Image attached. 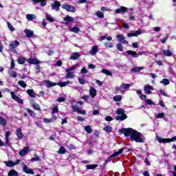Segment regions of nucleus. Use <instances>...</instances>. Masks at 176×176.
<instances>
[{"label":"nucleus","instance_id":"3","mask_svg":"<svg viewBox=\"0 0 176 176\" xmlns=\"http://www.w3.org/2000/svg\"><path fill=\"white\" fill-rule=\"evenodd\" d=\"M156 138L160 144H168V142H174V141H176V136L172 138H162V137L157 135Z\"/></svg>","mask_w":176,"mask_h":176},{"label":"nucleus","instance_id":"18","mask_svg":"<svg viewBox=\"0 0 176 176\" xmlns=\"http://www.w3.org/2000/svg\"><path fill=\"white\" fill-rule=\"evenodd\" d=\"M30 151V146H25L20 152V156H25L27 153Z\"/></svg>","mask_w":176,"mask_h":176},{"label":"nucleus","instance_id":"32","mask_svg":"<svg viewBox=\"0 0 176 176\" xmlns=\"http://www.w3.org/2000/svg\"><path fill=\"white\" fill-rule=\"evenodd\" d=\"M26 19L27 20L32 21V20H35V19H36V16H35V14H26Z\"/></svg>","mask_w":176,"mask_h":176},{"label":"nucleus","instance_id":"27","mask_svg":"<svg viewBox=\"0 0 176 176\" xmlns=\"http://www.w3.org/2000/svg\"><path fill=\"white\" fill-rule=\"evenodd\" d=\"M54 120H57V116H53L52 118L50 119H44V123H52V122H54Z\"/></svg>","mask_w":176,"mask_h":176},{"label":"nucleus","instance_id":"28","mask_svg":"<svg viewBox=\"0 0 176 176\" xmlns=\"http://www.w3.org/2000/svg\"><path fill=\"white\" fill-rule=\"evenodd\" d=\"M97 52H98V47L97 46H94L89 53L91 56H96V54H97Z\"/></svg>","mask_w":176,"mask_h":176},{"label":"nucleus","instance_id":"51","mask_svg":"<svg viewBox=\"0 0 176 176\" xmlns=\"http://www.w3.org/2000/svg\"><path fill=\"white\" fill-rule=\"evenodd\" d=\"M32 106L36 111H41V107H39V104L36 103H32Z\"/></svg>","mask_w":176,"mask_h":176},{"label":"nucleus","instance_id":"57","mask_svg":"<svg viewBox=\"0 0 176 176\" xmlns=\"http://www.w3.org/2000/svg\"><path fill=\"white\" fill-rule=\"evenodd\" d=\"M7 24L10 31H12V32L14 31V28L12 24H10V23L8 22Z\"/></svg>","mask_w":176,"mask_h":176},{"label":"nucleus","instance_id":"22","mask_svg":"<svg viewBox=\"0 0 176 176\" xmlns=\"http://www.w3.org/2000/svg\"><path fill=\"white\" fill-rule=\"evenodd\" d=\"M163 54L166 56V57H172L173 56V52L170 50H163Z\"/></svg>","mask_w":176,"mask_h":176},{"label":"nucleus","instance_id":"7","mask_svg":"<svg viewBox=\"0 0 176 176\" xmlns=\"http://www.w3.org/2000/svg\"><path fill=\"white\" fill-rule=\"evenodd\" d=\"M131 86V84H122L121 85L116 87L115 91H120L122 89H123L124 90L130 89Z\"/></svg>","mask_w":176,"mask_h":176},{"label":"nucleus","instance_id":"21","mask_svg":"<svg viewBox=\"0 0 176 176\" xmlns=\"http://www.w3.org/2000/svg\"><path fill=\"white\" fill-rule=\"evenodd\" d=\"M142 32V31H141V30H139L133 33H128L127 36H129V37L138 36V35H141Z\"/></svg>","mask_w":176,"mask_h":176},{"label":"nucleus","instance_id":"30","mask_svg":"<svg viewBox=\"0 0 176 176\" xmlns=\"http://www.w3.org/2000/svg\"><path fill=\"white\" fill-rule=\"evenodd\" d=\"M8 121L3 117L0 116V126H6Z\"/></svg>","mask_w":176,"mask_h":176},{"label":"nucleus","instance_id":"54","mask_svg":"<svg viewBox=\"0 0 176 176\" xmlns=\"http://www.w3.org/2000/svg\"><path fill=\"white\" fill-rule=\"evenodd\" d=\"M72 109H73L74 112H77V113H78V112H79V110H80L79 107H78L76 105H73Z\"/></svg>","mask_w":176,"mask_h":176},{"label":"nucleus","instance_id":"62","mask_svg":"<svg viewBox=\"0 0 176 176\" xmlns=\"http://www.w3.org/2000/svg\"><path fill=\"white\" fill-rule=\"evenodd\" d=\"M14 60H11L10 69H13L15 67Z\"/></svg>","mask_w":176,"mask_h":176},{"label":"nucleus","instance_id":"45","mask_svg":"<svg viewBox=\"0 0 176 176\" xmlns=\"http://www.w3.org/2000/svg\"><path fill=\"white\" fill-rule=\"evenodd\" d=\"M65 21H67V23H72L74 21V18L67 16L66 17L64 18Z\"/></svg>","mask_w":176,"mask_h":176},{"label":"nucleus","instance_id":"34","mask_svg":"<svg viewBox=\"0 0 176 176\" xmlns=\"http://www.w3.org/2000/svg\"><path fill=\"white\" fill-rule=\"evenodd\" d=\"M10 134H12V132H10V131H8L6 133V145H9V137L10 136Z\"/></svg>","mask_w":176,"mask_h":176},{"label":"nucleus","instance_id":"33","mask_svg":"<svg viewBox=\"0 0 176 176\" xmlns=\"http://www.w3.org/2000/svg\"><path fill=\"white\" fill-rule=\"evenodd\" d=\"M26 93H28L32 98H35V97H36V96H35V92H34V89H28Z\"/></svg>","mask_w":176,"mask_h":176},{"label":"nucleus","instance_id":"26","mask_svg":"<svg viewBox=\"0 0 176 176\" xmlns=\"http://www.w3.org/2000/svg\"><path fill=\"white\" fill-rule=\"evenodd\" d=\"M144 69V67H136L134 68H132L131 69V72H132V74H135L137 72H140V71H142Z\"/></svg>","mask_w":176,"mask_h":176},{"label":"nucleus","instance_id":"24","mask_svg":"<svg viewBox=\"0 0 176 176\" xmlns=\"http://www.w3.org/2000/svg\"><path fill=\"white\" fill-rule=\"evenodd\" d=\"M72 85V82H70L69 80L65 81V82H60L57 83V86H60V87H65L67 85Z\"/></svg>","mask_w":176,"mask_h":176},{"label":"nucleus","instance_id":"58","mask_svg":"<svg viewBox=\"0 0 176 176\" xmlns=\"http://www.w3.org/2000/svg\"><path fill=\"white\" fill-rule=\"evenodd\" d=\"M89 71L87 70V69H86V67H82L80 70V74H88Z\"/></svg>","mask_w":176,"mask_h":176},{"label":"nucleus","instance_id":"60","mask_svg":"<svg viewBox=\"0 0 176 176\" xmlns=\"http://www.w3.org/2000/svg\"><path fill=\"white\" fill-rule=\"evenodd\" d=\"M117 50L123 52V46L121 44H117Z\"/></svg>","mask_w":176,"mask_h":176},{"label":"nucleus","instance_id":"35","mask_svg":"<svg viewBox=\"0 0 176 176\" xmlns=\"http://www.w3.org/2000/svg\"><path fill=\"white\" fill-rule=\"evenodd\" d=\"M126 53L129 56H132L133 57H135L136 58H137V57H138V54H137L136 52L129 50L126 52Z\"/></svg>","mask_w":176,"mask_h":176},{"label":"nucleus","instance_id":"9","mask_svg":"<svg viewBox=\"0 0 176 176\" xmlns=\"http://www.w3.org/2000/svg\"><path fill=\"white\" fill-rule=\"evenodd\" d=\"M62 8L65 9V10H67V12H72L73 13L76 11L74 6H69L68 4H63Z\"/></svg>","mask_w":176,"mask_h":176},{"label":"nucleus","instance_id":"50","mask_svg":"<svg viewBox=\"0 0 176 176\" xmlns=\"http://www.w3.org/2000/svg\"><path fill=\"white\" fill-rule=\"evenodd\" d=\"M18 85H19V86L23 88L27 87V84H25V82H24L23 80L19 81Z\"/></svg>","mask_w":176,"mask_h":176},{"label":"nucleus","instance_id":"8","mask_svg":"<svg viewBox=\"0 0 176 176\" xmlns=\"http://www.w3.org/2000/svg\"><path fill=\"white\" fill-rule=\"evenodd\" d=\"M144 94H152V91H153V86L149 85H144Z\"/></svg>","mask_w":176,"mask_h":176},{"label":"nucleus","instance_id":"53","mask_svg":"<svg viewBox=\"0 0 176 176\" xmlns=\"http://www.w3.org/2000/svg\"><path fill=\"white\" fill-rule=\"evenodd\" d=\"M31 162H39V157L35 154L34 157L32 158Z\"/></svg>","mask_w":176,"mask_h":176},{"label":"nucleus","instance_id":"29","mask_svg":"<svg viewBox=\"0 0 176 176\" xmlns=\"http://www.w3.org/2000/svg\"><path fill=\"white\" fill-rule=\"evenodd\" d=\"M45 17H46L47 20H48V21H50V23L54 22V19L53 18L52 14L46 12L45 13Z\"/></svg>","mask_w":176,"mask_h":176},{"label":"nucleus","instance_id":"23","mask_svg":"<svg viewBox=\"0 0 176 176\" xmlns=\"http://www.w3.org/2000/svg\"><path fill=\"white\" fill-rule=\"evenodd\" d=\"M23 172L26 174H34V172L32 169L28 168V166H27V165L23 166Z\"/></svg>","mask_w":176,"mask_h":176},{"label":"nucleus","instance_id":"37","mask_svg":"<svg viewBox=\"0 0 176 176\" xmlns=\"http://www.w3.org/2000/svg\"><path fill=\"white\" fill-rule=\"evenodd\" d=\"M103 130L107 133V134H109V133H112V127L111 126L107 125L104 127Z\"/></svg>","mask_w":176,"mask_h":176},{"label":"nucleus","instance_id":"31","mask_svg":"<svg viewBox=\"0 0 176 176\" xmlns=\"http://www.w3.org/2000/svg\"><path fill=\"white\" fill-rule=\"evenodd\" d=\"M80 57V55H79V54L74 52L72 53L71 56H70V59L71 60H78V58Z\"/></svg>","mask_w":176,"mask_h":176},{"label":"nucleus","instance_id":"63","mask_svg":"<svg viewBox=\"0 0 176 176\" xmlns=\"http://www.w3.org/2000/svg\"><path fill=\"white\" fill-rule=\"evenodd\" d=\"M40 2H41V6H43V7L46 6V0H41Z\"/></svg>","mask_w":176,"mask_h":176},{"label":"nucleus","instance_id":"36","mask_svg":"<svg viewBox=\"0 0 176 176\" xmlns=\"http://www.w3.org/2000/svg\"><path fill=\"white\" fill-rule=\"evenodd\" d=\"M8 176H19V173H17V171H16L15 170H11L9 171Z\"/></svg>","mask_w":176,"mask_h":176},{"label":"nucleus","instance_id":"44","mask_svg":"<svg viewBox=\"0 0 176 176\" xmlns=\"http://www.w3.org/2000/svg\"><path fill=\"white\" fill-rule=\"evenodd\" d=\"M160 83H162V85L167 86V85H170V80L167 78H164L160 82Z\"/></svg>","mask_w":176,"mask_h":176},{"label":"nucleus","instance_id":"20","mask_svg":"<svg viewBox=\"0 0 176 176\" xmlns=\"http://www.w3.org/2000/svg\"><path fill=\"white\" fill-rule=\"evenodd\" d=\"M24 32L26 34L27 38H32V36H34V31L32 30L25 29Z\"/></svg>","mask_w":176,"mask_h":176},{"label":"nucleus","instance_id":"17","mask_svg":"<svg viewBox=\"0 0 176 176\" xmlns=\"http://www.w3.org/2000/svg\"><path fill=\"white\" fill-rule=\"evenodd\" d=\"M44 85H45V86H46V87H54V86H57L56 82H53L50 80H45Z\"/></svg>","mask_w":176,"mask_h":176},{"label":"nucleus","instance_id":"55","mask_svg":"<svg viewBox=\"0 0 176 176\" xmlns=\"http://www.w3.org/2000/svg\"><path fill=\"white\" fill-rule=\"evenodd\" d=\"M96 16L100 19H102L104 17V13L101 12V11H98L96 12Z\"/></svg>","mask_w":176,"mask_h":176},{"label":"nucleus","instance_id":"43","mask_svg":"<svg viewBox=\"0 0 176 176\" xmlns=\"http://www.w3.org/2000/svg\"><path fill=\"white\" fill-rule=\"evenodd\" d=\"M26 111H27L28 113H29V115L30 116H32V118L35 117V116L36 115V113H35L32 110H31L30 109H26Z\"/></svg>","mask_w":176,"mask_h":176},{"label":"nucleus","instance_id":"4","mask_svg":"<svg viewBox=\"0 0 176 176\" xmlns=\"http://www.w3.org/2000/svg\"><path fill=\"white\" fill-rule=\"evenodd\" d=\"M134 131L135 130L131 128H123L120 130V133H121V134H124L125 137H131V138L133 136V133H134Z\"/></svg>","mask_w":176,"mask_h":176},{"label":"nucleus","instance_id":"49","mask_svg":"<svg viewBox=\"0 0 176 176\" xmlns=\"http://www.w3.org/2000/svg\"><path fill=\"white\" fill-rule=\"evenodd\" d=\"M85 131H87V133H89V134H90V133L93 132V130L91 129V126H90L89 125L86 126L85 127Z\"/></svg>","mask_w":176,"mask_h":176},{"label":"nucleus","instance_id":"5","mask_svg":"<svg viewBox=\"0 0 176 176\" xmlns=\"http://www.w3.org/2000/svg\"><path fill=\"white\" fill-rule=\"evenodd\" d=\"M117 115H122V116H118L116 119V120H124L125 119H127V116L124 114V110L123 109H118L116 111Z\"/></svg>","mask_w":176,"mask_h":176},{"label":"nucleus","instance_id":"39","mask_svg":"<svg viewBox=\"0 0 176 176\" xmlns=\"http://www.w3.org/2000/svg\"><path fill=\"white\" fill-rule=\"evenodd\" d=\"M17 61H18V63L23 65V64H25V61H27V59H25V58L23 56H21L18 58Z\"/></svg>","mask_w":176,"mask_h":176},{"label":"nucleus","instance_id":"15","mask_svg":"<svg viewBox=\"0 0 176 176\" xmlns=\"http://www.w3.org/2000/svg\"><path fill=\"white\" fill-rule=\"evenodd\" d=\"M129 9L124 6H121L120 8L116 10V13L117 14H120V13H126Z\"/></svg>","mask_w":176,"mask_h":176},{"label":"nucleus","instance_id":"6","mask_svg":"<svg viewBox=\"0 0 176 176\" xmlns=\"http://www.w3.org/2000/svg\"><path fill=\"white\" fill-rule=\"evenodd\" d=\"M17 46H20V43L17 41H12V43L9 45L10 52L15 53V54H19V52L16 50V47H17Z\"/></svg>","mask_w":176,"mask_h":176},{"label":"nucleus","instance_id":"46","mask_svg":"<svg viewBox=\"0 0 176 176\" xmlns=\"http://www.w3.org/2000/svg\"><path fill=\"white\" fill-rule=\"evenodd\" d=\"M57 153H59V155H64V153H65V148H64V146H61Z\"/></svg>","mask_w":176,"mask_h":176},{"label":"nucleus","instance_id":"19","mask_svg":"<svg viewBox=\"0 0 176 176\" xmlns=\"http://www.w3.org/2000/svg\"><path fill=\"white\" fill-rule=\"evenodd\" d=\"M89 94L91 98H96V96H97V89L94 87H91L89 89Z\"/></svg>","mask_w":176,"mask_h":176},{"label":"nucleus","instance_id":"59","mask_svg":"<svg viewBox=\"0 0 176 176\" xmlns=\"http://www.w3.org/2000/svg\"><path fill=\"white\" fill-rule=\"evenodd\" d=\"M104 45L106 47H109V49L113 47V44L112 43H106Z\"/></svg>","mask_w":176,"mask_h":176},{"label":"nucleus","instance_id":"11","mask_svg":"<svg viewBox=\"0 0 176 176\" xmlns=\"http://www.w3.org/2000/svg\"><path fill=\"white\" fill-rule=\"evenodd\" d=\"M116 38L120 43H123L124 45H129V41H127V40H125L124 36L122 34H118L117 35Z\"/></svg>","mask_w":176,"mask_h":176},{"label":"nucleus","instance_id":"52","mask_svg":"<svg viewBox=\"0 0 176 176\" xmlns=\"http://www.w3.org/2000/svg\"><path fill=\"white\" fill-rule=\"evenodd\" d=\"M157 119H164V113H160L156 116Z\"/></svg>","mask_w":176,"mask_h":176},{"label":"nucleus","instance_id":"13","mask_svg":"<svg viewBox=\"0 0 176 176\" xmlns=\"http://www.w3.org/2000/svg\"><path fill=\"white\" fill-rule=\"evenodd\" d=\"M123 151H124V148H120L118 151L113 153L107 160L106 162H111V160H112L111 157H116V156H119V155H120V153H122V152H123Z\"/></svg>","mask_w":176,"mask_h":176},{"label":"nucleus","instance_id":"1","mask_svg":"<svg viewBox=\"0 0 176 176\" xmlns=\"http://www.w3.org/2000/svg\"><path fill=\"white\" fill-rule=\"evenodd\" d=\"M76 68H79V65L76 64L73 65L72 67H70L67 69H66V79H74L75 78V73H74V71L76 69Z\"/></svg>","mask_w":176,"mask_h":176},{"label":"nucleus","instance_id":"61","mask_svg":"<svg viewBox=\"0 0 176 176\" xmlns=\"http://www.w3.org/2000/svg\"><path fill=\"white\" fill-rule=\"evenodd\" d=\"M56 101H58V102H64L65 101V98H58Z\"/></svg>","mask_w":176,"mask_h":176},{"label":"nucleus","instance_id":"41","mask_svg":"<svg viewBox=\"0 0 176 176\" xmlns=\"http://www.w3.org/2000/svg\"><path fill=\"white\" fill-rule=\"evenodd\" d=\"M8 74L10 78H17V72L15 71L9 72Z\"/></svg>","mask_w":176,"mask_h":176},{"label":"nucleus","instance_id":"38","mask_svg":"<svg viewBox=\"0 0 176 176\" xmlns=\"http://www.w3.org/2000/svg\"><path fill=\"white\" fill-rule=\"evenodd\" d=\"M102 74H104V75H107L108 76H112V72L108 69H103L101 71Z\"/></svg>","mask_w":176,"mask_h":176},{"label":"nucleus","instance_id":"47","mask_svg":"<svg viewBox=\"0 0 176 176\" xmlns=\"http://www.w3.org/2000/svg\"><path fill=\"white\" fill-rule=\"evenodd\" d=\"M113 98V100L117 102L119 101H122V96H120V95H117V96H114Z\"/></svg>","mask_w":176,"mask_h":176},{"label":"nucleus","instance_id":"2","mask_svg":"<svg viewBox=\"0 0 176 176\" xmlns=\"http://www.w3.org/2000/svg\"><path fill=\"white\" fill-rule=\"evenodd\" d=\"M131 140H133V141H135V142H140V143H144L145 141L144 139V135H142V133L135 130L132 133Z\"/></svg>","mask_w":176,"mask_h":176},{"label":"nucleus","instance_id":"64","mask_svg":"<svg viewBox=\"0 0 176 176\" xmlns=\"http://www.w3.org/2000/svg\"><path fill=\"white\" fill-rule=\"evenodd\" d=\"M140 98L142 99V100H144L145 101H146V95H144V94H141L140 96Z\"/></svg>","mask_w":176,"mask_h":176},{"label":"nucleus","instance_id":"56","mask_svg":"<svg viewBox=\"0 0 176 176\" xmlns=\"http://www.w3.org/2000/svg\"><path fill=\"white\" fill-rule=\"evenodd\" d=\"M146 102L147 105H155V102H153V101H152L151 99L146 100Z\"/></svg>","mask_w":176,"mask_h":176},{"label":"nucleus","instance_id":"12","mask_svg":"<svg viewBox=\"0 0 176 176\" xmlns=\"http://www.w3.org/2000/svg\"><path fill=\"white\" fill-rule=\"evenodd\" d=\"M11 97L13 100H14L15 101H16L17 102H19V104H23V100H21V98H19V96H17L16 95V94L14 93V91H11L10 93Z\"/></svg>","mask_w":176,"mask_h":176},{"label":"nucleus","instance_id":"25","mask_svg":"<svg viewBox=\"0 0 176 176\" xmlns=\"http://www.w3.org/2000/svg\"><path fill=\"white\" fill-rule=\"evenodd\" d=\"M29 64H41V60L37 58H30L28 60Z\"/></svg>","mask_w":176,"mask_h":176},{"label":"nucleus","instance_id":"40","mask_svg":"<svg viewBox=\"0 0 176 176\" xmlns=\"http://www.w3.org/2000/svg\"><path fill=\"white\" fill-rule=\"evenodd\" d=\"M69 31H71L72 32H74L75 34H78V32L80 31V29L78 27H73L69 29Z\"/></svg>","mask_w":176,"mask_h":176},{"label":"nucleus","instance_id":"14","mask_svg":"<svg viewBox=\"0 0 176 176\" xmlns=\"http://www.w3.org/2000/svg\"><path fill=\"white\" fill-rule=\"evenodd\" d=\"M60 6H61L60 2L56 1L52 4V10H56V12H58V10H60Z\"/></svg>","mask_w":176,"mask_h":176},{"label":"nucleus","instance_id":"42","mask_svg":"<svg viewBox=\"0 0 176 176\" xmlns=\"http://www.w3.org/2000/svg\"><path fill=\"white\" fill-rule=\"evenodd\" d=\"M98 165L97 164H89V165H87V170H93L94 168H96V167H98Z\"/></svg>","mask_w":176,"mask_h":176},{"label":"nucleus","instance_id":"16","mask_svg":"<svg viewBox=\"0 0 176 176\" xmlns=\"http://www.w3.org/2000/svg\"><path fill=\"white\" fill-rule=\"evenodd\" d=\"M15 134L16 135L17 138L19 140H23L24 135L23 134V131H21V128H18L16 129V131H15Z\"/></svg>","mask_w":176,"mask_h":176},{"label":"nucleus","instance_id":"10","mask_svg":"<svg viewBox=\"0 0 176 176\" xmlns=\"http://www.w3.org/2000/svg\"><path fill=\"white\" fill-rule=\"evenodd\" d=\"M3 163L7 167H14V166H16V164H20V160H18L16 162L13 161H4Z\"/></svg>","mask_w":176,"mask_h":176},{"label":"nucleus","instance_id":"48","mask_svg":"<svg viewBox=\"0 0 176 176\" xmlns=\"http://www.w3.org/2000/svg\"><path fill=\"white\" fill-rule=\"evenodd\" d=\"M58 112V107L56 106L52 109V117L56 116V115L54 114L57 113Z\"/></svg>","mask_w":176,"mask_h":176}]
</instances>
